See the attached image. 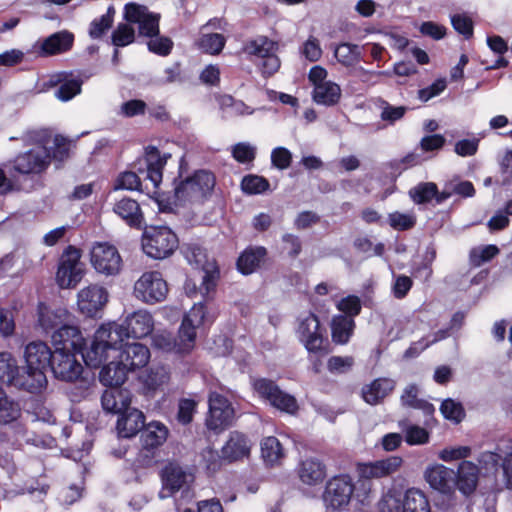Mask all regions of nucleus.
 <instances>
[{"instance_id": "nucleus-34", "label": "nucleus", "mask_w": 512, "mask_h": 512, "mask_svg": "<svg viewBox=\"0 0 512 512\" xmlns=\"http://www.w3.org/2000/svg\"><path fill=\"white\" fill-rule=\"evenodd\" d=\"M312 98L315 103L323 106H334L341 98L340 86L332 81L317 83L313 88Z\"/></svg>"}, {"instance_id": "nucleus-53", "label": "nucleus", "mask_w": 512, "mask_h": 512, "mask_svg": "<svg viewBox=\"0 0 512 512\" xmlns=\"http://www.w3.org/2000/svg\"><path fill=\"white\" fill-rule=\"evenodd\" d=\"M266 178L258 175H247L242 179L241 188L246 194H261L269 189Z\"/></svg>"}, {"instance_id": "nucleus-41", "label": "nucleus", "mask_w": 512, "mask_h": 512, "mask_svg": "<svg viewBox=\"0 0 512 512\" xmlns=\"http://www.w3.org/2000/svg\"><path fill=\"white\" fill-rule=\"evenodd\" d=\"M403 512H430L425 494L418 489H409L402 504Z\"/></svg>"}, {"instance_id": "nucleus-43", "label": "nucleus", "mask_w": 512, "mask_h": 512, "mask_svg": "<svg viewBox=\"0 0 512 512\" xmlns=\"http://www.w3.org/2000/svg\"><path fill=\"white\" fill-rule=\"evenodd\" d=\"M226 45V38L219 33H202L198 39V47L203 52L211 55H218Z\"/></svg>"}, {"instance_id": "nucleus-36", "label": "nucleus", "mask_w": 512, "mask_h": 512, "mask_svg": "<svg viewBox=\"0 0 512 512\" xmlns=\"http://www.w3.org/2000/svg\"><path fill=\"white\" fill-rule=\"evenodd\" d=\"M266 255L264 247L246 249L238 258L237 267L242 274L253 273Z\"/></svg>"}, {"instance_id": "nucleus-51", "label": "nucleus", "mask_w": 512, "mask_h": 512, "mask_svg": "<svg viewBox=\"0 0 512 512\" xmlns=\"http://www.w3.org/2000/svg\"><path fill=\"white\" fill-rule=\"evenodd\" d=\"M218 104L223 110H228L235 115H250L253 109L247 106L243 101L237 100L231 95L224 94L218 97Z\"/></svg>"}, {"instance_id": "nucleus-60", "label": "nucleus", "mask_w": 512, "mask_h": 512, "mask_svg": "<svg viewBox=\"0 0 512 512\" xmlns=\"http://www.w3.org/2000/svg\"><path fill=\"white\" fill-rule=\"evenodd\" d=\"M499 253V249L495 245H487L475 248L470 252V260L474 266H481L483 263L491 260Z\"/></svg>"}, {"instance_id": "nucleus-52", "label": "nucleus", "mask_w": 512, "mask_h": 512, "mask_svg": "<svg viewBox=\"0 0 512 512\" xmlns=\"http://www.w3.org/2000/svg\"><path fill=\"white\" fill-rule=\"evenodd\" d=\"M498 450L504 453V459L501 464L504 474L505 485L512 489V440L501 441L498 443Z\"/></svg>"}, {"instance_id": "nucleus-48", "label": "nucleus", "mask_w": 512, "mask_h": 512, "mask_svg": "<svg viewBox=\"0 0 512 512\" xmlns=\"http://www.w3.org/2000/svg\"><path fill=\"white\" fill-rule=\"evenodd\" d=\"M148 38L147 49L149 52L161 57L170 55L174 47L170 37L161 35L159 32L157 35Z\"/></svg>"}, {"instance_id": "nucleus-39", "label": "nucleus", "mask_w": 512, "mask_h": 512, "mask_svg": "<svg viewBox=\"0 0 512 512\" xmlns=\"http://www.w3.org/2000/svg\"><path fill=\"white\" fill-rule=\"evenodd\" d=\"M354 325V320L348 316H335L331 324L333 341L338 344L347 343L352 335Z\"/></svg>"}, {"instance_id": "nucleus-40", "label": "nucleus", "mask_w": 512, "mask_h": 512, "mask_svg": "<svg viewBox=\"0 0 512 512\" xmlns=\"http://www.w3.org/2000/svg\"><path fill=\"white\" fill-rule=\"evenodd\" d=\"M401 402L404 406L421 410L424 415L428 417H431L435 411L434 406L431 403L418 398V388L413 384L404 389L401 396Z\"/></svg>"}, {"instance_id": "nucleus-44", "label": "nucleus", "mask_w": 512, "mask_h": 512, "mask_svg": "<svg viewBox=\"0 0 512 512\" xmlns=\"http://www.w3.org/2000/svg\"><path fill=\"white\" fill-rule=\"evenodd\" d=\"M334 55L344 66H352L361 57V47L357 44L343 42L336 46Z\"/></svg>"}, {"instance_id": "nucleus-26", "label": "nucleus", "mask_w": 512, "mask_h": 512, "mask_svg": "<svg viewBox=\"0 0 512 512\" xmlns=\"http://www.w3.org/2000/svg\"><path fill=\"white\" fill-rule=\"evenodd\" d=\"M250 450L251 443L248 438L239 432H232L221 453L223 460L234 462L248 457Z\"/></svg>"}, {"instance_id": "nucleus-35", "label": "nucleus", "mask_w": 512, "mask_h": 512, "mask_svg": "<svg viewBox=\"0 0 512 512\" xmlns=\"http://www.w3.org/2000/svg\"><path fill=\"white\" fill-rule=\"evenodd\" d=\"M52 340L55 345H62L61 348L70 351L81 345L82 337L77 327L65 322L53 332Z\"/></svg>"}, {"instance_id": "nucleus-56", "label": "nucleus", "mask_w": 512, "mask_h": 512, "mask_svg": "<svg viewBox=\"0 0 512 512\" xmlns=\"http://www.w3.org/2000/svg\"><path fill=\"white\" fill-rule=\"evenodd\" d=\"M198 402L191 398H182L178 403L177 420L183 425L192 422Z\"/></svg>"}, {"instance_id": "nucleus-21", "label": "nucleus", "mask_w": 512, "mask_h": 512, "mask_svg": "<svg viewBox=\"0 0 512 512\" xmlns=\"http://www.w3.org/2000/svg\"><path fill=\"white\" fill-rule=\"evenodd\" d=\"M400 456H390L382 460L358 465V474L362 479H380L396 473L402 466Z\"/></svg>"}, {"instance_id": "nucleus-31", "label": "nucleus", "mask_w": 512, "mask_h": 512, "mask_svg": "<svg viewBox=\"0 0 512 512\" xmlns=\"http://www.w3.org/2000/svg\"><path fill=\"white\" fill-rule=\"evenodd\" d=\"M101 404L105 411L121 414L129 408V392L117 387H111V389L105 390L102 394Z\"/></svg>"}, {"instance_id": "nucleus-42", "label": "nucleus", "mask_w": 512, "mask_h": 512, "mask_svg": "<svg viewBox=\"0 0 512 512\" xmlns=\"http://www.w3.org/2000/svg\"><path fill=\"white\" fill-rule=\"evenodd\" d=\"M261 455L269 465L279 463L284 458L283 448L279 440L273 436L264 438L261 442Z\"/></svg>"}, {"instance_id": "nucleus-16", "label": "nucleus", "mask_w": 512, "mask_h": 512, "mask_svg": "<svg viewBox=\"0 0 512 512\" xmlns=\"http://www.w3.org/2000/svg\"><path fill=\"white\" fill-rule=\"evenodd\" d=\"M48 369L53 372L56 378L72 382L80 377L83 371V366L71 351H67L63 348H56L52 354Z\"/></svg>"}, {"instance_id": "nucleus-6", "label": "nucleus", "mask_w": 512, "mask_h": 512, "mask_svg": "<svg viewBox=\"0 0 512 512\" xmlns=\"http://www.w3.org/2000/svg\"><path fill=\"white\" fill-rule=\"evenodd\" d=\"M215 186L214 175L207 170H198L175 186V204L202 200Z\"/></svg>"}, {"instance_id": "nucleus-32", "label": "nucleus", "mask_w": 512, "mask_h": 512, "mask_svg": "<svg viewBox=\"0 0 512 512\" xmlns=\"http://www.w3.org/2000/svg\"><path fill=\"white\" fill-rule=\"evenodd\" d=\"M0 381L22 388L18 382H27L24 373L19 374L16 360L10 353H0Z\"/></svg>"}, {"instance_id": "nucleus-63", "label": "nucleus", "mask_w": 512, "mask_h": 512, "mask_svg": "<svg viewBox=\"0 0 512 512\" xmlns=\"http://www.w3.org/2000/svg\"><path fill=\"white\" fill-rule=\"evenodd\" d=\"M447 87L445 78H438L429 86L422 88L418 91V98L422 102H427L430 99L440 95Z\"/></svg>"}, {"instance_id": "nucleus-18", "label": "nucleus", "mask_w": 512, "mask_h": 512, "mask_svg": "<svg viewBox=\"0 0 512 512\" xmlns=\"http://www.w3.org/2000/svg\"><path fill=\"white\" fill-rule=\"evenodd\" d=\"M84 79L74 71H61L51 75L50 86H57L54 96L61 102H68L82 92Z\"/></svg>"}, {"instance_id": "nucleus-27", "label": "nucleus", "mask_w": 512, "mask_h": 512, "mask_svg": "<svg viewBox=\"0 0 512 512\" xmlns=\"http://www.w3.org/2000/svg\"><path fill=\"white\" fill-rule=\"evenodd\" d=\"M117 421L118 435L123 438L135 436L144 428V414L137 409H127Z\"/></svg>"}, {"instance_id": "nucleus-50", "label": "nucleus", "mask_w": 512, "mask_h": 512, "mask_svg": "<svg viewBox=\"0 0 512 512\" xmlns=\"http://www.w3.org/2000/svg\"><path fill=\"white\" fill-rule=\"evenodd\" d=\"M170 380V371L164 365H154L152 366L145 378V384L150 389H157L165 384H167Z\"/></svg>"}, {"instance_id": "nucleus-59", "label": "nucleus", "mask_w": 512, "mask_h": 512, "mask_svg": "<svg viewBox=\"0 0 512 512\" xmlns=\"http://www.w3.org/2000/svg\"><path fill=\"white\" fill-rule=\"evenodd\" d=\"M440 411L446 419L455 423L461 422L465 416L462 405L452 399L444 400L441 404Z\"/></svg>"}, {"instance_id": "nucleus-5", "label": "nucleus", "mask_w": 512, "mask_h": 512, "mask_svg": "<svg viewBox=\"0 0 512 512\" xmlns=\"http://www.w3.org/2000/svg\"><path fill=\"white\" fill-rule=\"evenodd\" d=\"M178 246L175 233L166 226L146 227L142 237L143 251L151 258L164 259Z\"/></svg>"}, {"instance_id": "nucleus-58", "label": "nucleus", "mask_w": 512, "mask_h": 512, "mask_svg": "<svg viewBox=\"0 0 512 512\" xmlns=\"http://www.w3.org/2000/svg\"><path fill=\"white\" fill-rule=\"evenodd\" d=\"M274 397V401L270 403L274 408L289 413L294 414L298 410V404L294 396L282 391L281 389Z\"/></svg>"}, {"instance_id": "nucleus-28", "label": "nucleus", "mask_w": 512, "mask_h": 512, "mask_svg": "<svg viewBox=\"0 0 512 512\" xmlns=\"http://www.w3.org/2000/svg\"><path fill=\"white\" fill-rule=\"evenodd\" d=\"M455 477V483L459 491L464 495L474 492L478 483L479 469L476 464L470 461L460 463Z\"/></svg>"}, {"instance_id": "nucleus-23", "label": "nucleus", "mask_w": 512, "mask_h": 512, "mask_svg": "<svg viewBox=\"0 0 512 512\" xmlns=\"http://www.w3.org/2000/svg\"><path fill=\"white\" fill-rule=\"evenodd\" d=\"M130 337L140 339L148 336L154 329V319L150 312L139 309L126 316L121 323Z\"/></svg>"}, {"instance_id": "nucleus-20", "label": "nucleus", "mask_w": 512, "mask_h": 512, "mask_svg": "<svg viewBox=\"0 0 512 512\" xmlns=\"http://www.w3.org/2000/svg\"><path fill=\"white\" fill-rule=\"evenodd\" d=\"M108 301V292L98 285H89L78 293L77 305L81 313L94 316Z\"/></svg>"}, {"instance_id": "nucleus-57", "label": "nucleus", "mask_w": 512, "mask_h": 512, "mask_svg": "<svg viewBox=\"0 0 512 512\" xmlns=\"http://www.w3.org/2000/svg\"><path fill=\"white\" fill-rule=\"evenodd\" d=\"M20 415L17 403L10 400L7 395L0 398V424H6L16 420Z\"/></svg>"}, {"instance_id": "nucleus-11", "label": "nucleus", "mask_w": 512, "mask_h": 512, "mask_svg": "<svg viewBox=\"0 0 512 512\" xmlns=\"http://www.w3.org/2000/svg\"><path fill=\"white\" fill-rule=\"evenodd\" d=\"M47 130H20V133L11 136L9 140H23L24 142H31L37 139L41 146H50V158L53 157L58 161H63L69 156L72 142L60 135H55L54 138L46 135Z\"/></svg>"}, {"instance_id": "nucleus-17", "label": "nucleus", "mask_w": 512, "mask_h": 512, "mask_svg": "<svg viewBox=\"0 0 512 512\" xmlns=\"http://www.w3.org/2000/svg\"><path fill=\"white\" fill-rule=\"evenodd\" d=\"M79 259V251L72 247L62 256L56 273V281L61 288L75 287L82 279L84 271Z\"/></svg>"}, {"instance_id": "nucleus-4", "label": "nucleus", "mask_w": 512, "mask_h": 512, "mask_svg": "<svg viewBox=\"0 0 512 512\" xmlns=\"http://www.w3.org/2000/svg\"><path fill=\"white\" fill-rule=\"evenodd\" d=\"M52 352L48 345L42 341H33L25 348L26 370L24 371L27 382H18L23 389L37 392L47 383L45 372L50 366Z\"/></svg>"}, {"instance_id": "nucleus-55", "label": "nucleus", "mask_w": 512, "mask_h": 512, "mask_svg": "<svg viewBox=\"0 0 512 512\" xmlns=\"http://www.w3.org/2000/svg\"><path fill=\"white\" fill-rule=\"evenodd\" d=\"M253 388L256 393L263 399L269 402V404L274 401V397H276L280 388L276 385V383L270 379L259 378L254 380Z\"/></svg>"}, {"instance_id": "nucleus-33", "label": "nucleus", "mask_w": 512, "mask_h": 512, "mask_svg": "<svg viewBox=\"0 0 512 512\" xmlns=\"http://www.w3.org/2000/svg\"><path fill=\"white\" fill-rule=\"evenodd\" d=\"M394 388L395 382L393 380L379 378L363 387L362 396L368 404L375 405L382 401Z\"/></svg>"}, {"instance_id": "nucleus-47", "label": "nucleus", "mask_w": 512, "mask_h": 512, "mask_svg": "<svg viewBox=\"0 0 512 512\" xmlns=\"http://www.w3.org/2000/svg\"><path fill=\"white\" fill-rule=\"evenodd\" d=\"M399 426L405 433V440L409 445H422L428 442L429 433L426 429L409 424L408 420L400 421Z\"/></svg>"}, {"instance_id": "nucleus-13", "label": "nucleus", "mask_w": 512, "mask_h": 512, "mask_svg": "<svg viewBox=\"0 0 512 512\" xmlns=\"http://www.w3.org/2000/svg\"><path fill=\"white\" fill-rule=\"evenodd\" d=\"M209 411L205 420L206 427L215 432H221L234 419V409L227 398L217 392H211L208 398Z\"/></svg>"}, {"instance_id": "nucleus-10", "label": "nucleus", "mask_w": 512, "mask_h": 512, "mask_svg": "<svg viewBox=\"0 0 512 512\" xmlns=\"http://www.w3.org/2000/svg\"><path fill=\"white\" fill-rule=\"evenodd\" d=\"M167 294L168 285L156 271L144 273L134 285L135 297L147 304L161 302Z\"/></svg>"}, {"instance_id": "nucleus-29", "label": "nucleus", "mask_w": 512, "mask_h": 512, "mask_svg": "<svg viewBox=\"0 0 512 512\" xmlns=\"http://www.w3.org/2000/svg\"><path fill=\"white\" fill-rule=\"evenodd\" d=\"M113 211L129 226L140 228L144 217L138 202L131 198H123L114 204Z\"/></svg>"}, {"instance_id": "nucleus-19", "label": "nucleus", "mask_w": 512, "mask_h": 512, "mask_svg": "<svg viewBox=\"0 0 512 512\" xmlns=\"http://www.w3.org/2000/svg\"><path fill=\"white\" fill-rule=\"evenodd\" d=\"M194 477L176 463L167 464L161 471L162 489L159 493L161 498L172 496L179 490L188 487Z\"/></svg>"}, {"instance_id": "nucleus-12", "label": "nucleus", "mask_w": 512, "mask_h": 512, "mask_svg": "<svg viewBox=\"0 0 512 512\" xmlns=\"http://www.w3.org/2000/svg\"><path fill=\"white\" fill-rule=\"evenodd\" d=\"M94 269L106 276H113L122 268V258L117 248L107 242L95 243L90 252Z\"/></svg>"}, {"instance_id": "nucleus-61", "label": "nucleus", "mask_w": 512, "mask_h": 512, "mask_svg": "<svg viewBox=\"0 0 512 512\" xmlns=\"http://www.w3.org/2000/svg\"><path fill=\"white\" fill-rule=\"evenodd\" d=\"M389 224L397 230H407L416 223V217L413 213L393 212L388 216Z\"/></svg>"}, {"instance_id": "nucleus-15", "label": "nucleus", "mask_w": 512, "mask_h": 512, "mask_svg": "<svg viewBox=\"0 0 512 512\" xmlns=\"http://www.w3.org/2000/svg\"><path fill=\"white\" fill-rule=\"evenodd\" d=\"M297 334L300 342L310 353H327L319 319L315 314L309 313L300 319Z\"/></svg>"}, {"instance_id": "nucleus-64", "label": "nucleus", "mask_w": 512, "mask_h": 512, "mask_svg": "<svg viewBox=\"0 0 512 512\" xmlns=\"http://www.w3.org/2000/svg\"><path fill=\"white\" fill-rule=\"evenodd\" d=\"M354 364L351 356H333L328 360L327 366L332 373H345L349 371Z\"/></svg>"}, {"instance_id": "nucleus-22", "label": "nucleus", "mask_w": 512, "mask_h": 512, "mask_svg": "<svg viewBox=\"0 0 512 512\" xmlns=\"http://www.w3.org/2000/svg\"><path fill=\"white\" fill-rule=\"evenodd\" d=\"M150 350L138 342L126 343L114 357L120 359L129 372L145 367L150 360Z\"/></svg>"}, {"instance_id": "nucleus-30", "label": "nucleus", "mask_w": 512, "mask_h": 512, "mask_svg": "<svg viewBox=\"0 0 512 512\" xmlns=\"http://www.w3.org/2000/svg\"><path fill=\"white\" fill-rule=\"evenodd\" d=\"M128 373L129 371L120 359L112 358L102 367L99 379L105 386L119 388L126 381Z\"/></svg>"}, {"instance_id": "nucleus-45", "label": "nucleus", "mask_w": 512, "mask_h": 512, "mask_svg": "<svg viewBox=\"0 0 512 512\" xmlns=\"http://www.w3.org/2000/svg\"><path fill=\"white\" fill-rule=\"evenodd\" d=\"M166 163V156L160 157L153 148L147 155V178L157 187L162 180V168Z\"/></svg>"}, {"instance_id": "nucleus-46", "label": "nucleus", "mask_w": 512, "mask_h": 512, "mask_svg": "<svg viewBox=\"0 0 512 512\" xmlns=\"http://www.w3.org/2000/svg\"><path fill=\"white\" fill-rule=\"evenodd\" d=\"M134 27L128 22L119 23L111 34V43L115 47H126L135 42Z\"/></svg>"}, {"instance_id": "nucleus-7", "label": "nucleus", "mask_w": 512, "mask_h": 512, "mask_svg": "<svg viewBox=\"0 0 512 512\" xmlns=\"http://www.w3.org/2000/svg\"><path fill=\"white\" fill-rule=\"evenodd\" d=\"M21 142V146L33 147L27 152L18 155L12 165V170L21 175L40 174L45 171L50 164V146H41L40 142L36 140L31 142Z\"/></svg>"}, {"instance_id": "nucleus-1", "label": "nucleus", "mask_w": 512, "mask_h": 512, "mask_svg": "<svg viewBox=\"0 0 512 512\" xmlns=\"http://www.w3.org/2000/svg\"><path fill=\"white\" fill-rule=\"evenodd\" d=\"M203 319L204 307L195 305L184 317L177 337L165 330H159L151 337L152 347L166 353H190L195 346L196 327L202 324Z\"/></svg>"}, {"instance_id": "nucleus-38", "label": "nucleus", "mask_w": 512, "mask_h": 512, "mask_svg": "<svg viewBox=\"0 0 512 512\" xmlns=\"http://www.w3.org/2000/svg\"><path fill=\"white\" fill-rule=\"evenodd\" d=\"M69 317L65 309L50 310L46 307L39 309V324L46 331L57 330L60 325L67 322Z\"/></svg>"}, {"instance_id": "nucleus-49", "label": "nucleus", "mask_w": 512, "mask_h": 512, "mask_svg": "<svg viewBox=\"0 0 512 512\" xmlns=\"http://www.w3.org/2000/svg\"><path fill=\"white\" fill-rule=\"evenodd\" d=\"M409 196L416 204H424L437 196V185L433 182L419 183L409 190Z\"/></svg>"}, {"instance_id": "nucleus-9", "label": "nucleus", "mask_w": 512, "mask_h": 512, "mask_svg": "<svg viewBox=\"0 0 512 512\" xmlns=\"http://www.w3.org/2000/svg\"><path fill=\"white\" fill-rule=\"evenodd\" d=\"M354 483L347 474L332 477L325 487L323 501L327 508L341 510L348 506L354 493Z\"/></svg>"}, {"instance_id": "nucleus-24", "label": "nucleus", "mask_w": 512, "mask_h": 512, "mask_svg": "<svg viewBox=\"0 0 512 512\" xmlns=\"http://www.w3.org/2000/svg\"><path fill=\"white\" fill-rule=\"evenodd\" d=\"M456 473L442 464L428 466L424 478L431 488L441 493H450L454 488Z\"/></svg>"}, {"instance_id": "nucleus-62", "label": "nucleus", "mask_w": 512, "mask_h": 512, "mask_svg": "<svg viewBox=\"0 0 512 512\" xmlns=\"http://www.w3.org/2000/svg\"><path fill=\"white\" fill-rule=\"evenodd\" d=\"M503 459L504 453L498 450V445L495 451H484L477 458L479 464L486 470L497 469L500 461L503 462Z\"/></svg>"}, {"instance_id": "nucleus-37", "label": "nucleus", "mask_w": 512, "mask_h": 512, "mask_svg": "<svg viewBox=\"0 0 512 512\" xmlns=\"http://www.w3.org/2000/svg\"><path fill=\"white\" fill-rule=\"evenodd\" d=\"M168 435V429L160 422H151L141 433V440L145 448H155L162 445Z\"/></svg>"}, {"instance_id": "nucleus-3", "label": "nucleus", "mask_w": 512, "mask_h": 512, "mask_svg": "<svg viewBox=\"0 0 512 512\" xmlns=\"http://www.w3.org/2000/svg\"><path fill=\"white\" fill-rule=\"evenodd\" d=\"M278 51L279 43L266 35L249 38L243 42L241 47V52L256 65L265 79L275 75L281 67Z\"/></svg>"}, {"instance_id": "nucleus-54", "label": "nucleus", "mask_w": 512, "mask_h": 512, "mask_svg": "<svg viewBox=\"0 0 512 512\" xmlns=\"http://www.w3.org/2000/svg\"><path fill=\"white\" fill-rule=\"evenodd\" d=\"M452 27L454 30L461 34L465 39L472 38L474 33V23L467 14L456 13L450 17Z\"/></svg>"}, {"instance_id": "nucleus-25", "label": "nucleus", "mask_w": 512, "mask_h": 512, "mask_svg": "<svg viewBox=\"0 0 512 512\" xmlns=\"http://www.w3.org/2000/svg\"><path fill=\"white\" fill-rule=\"evenodd\" d=\"M300 481L308 486H316L323 482L327 475L326 465L317 458L302 460L297 468Z\"/></svg>"}, {"instance_id": "nucleus-8", "label": "nucleus", "mask_w": 512, "mask_h": 512, "mask_svg": "<svg viewBox=\"0 0 512 512\" xmlns=\"http://www.w3.org/2000/svg\"><path fill=\"white\" fill-rule=\"evenodd\" d=\"M160 14L152 12L147 6L128 2L124 5L123 19L131 25H137L140 37H152L159 33Z\"/></svg>"}, {"instance_id": "nucleus-2", "label": "nucleus", "mask_w": 512, "mask_h": 512, "mask_svg": "<svg viewBox=\"0 0 512 512\" xmlns=\"http://www.w3.org/2000/svg\"><path fill=\"white\" fill-rule=\"evenodd\" d=\"M123 324L109 322L102 324L95 332L89 348L82 353L87 366L97 368L114 358L127 340Z\"/></svg>"}, {"instance_id": "nucleus-14", "label": "nucleus", "mask_w": 512, "mask_h": 512, "mask_svg": "<svg viewBox=\"0 0 512 512\" xmlns=\"http://www.w3.org/2000/svg\"><path fill=\"white\" fill-rule=\"evenodd\" d=\"M74 34L68 30H61L44 39L37 40L31 48V52L40 58H47L69 52L74 45Z\"/></svg>"}]
</instances>
